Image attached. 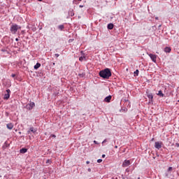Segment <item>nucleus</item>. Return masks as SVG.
I'll return each instance as SVG.
<instances>
[{
  "label": "nucleus",
  "instance_id": "obj_41",
  "mask_svg": "<svg viewBox=\"0 0 179 179\" xmlns=\"http://www.w3.org/2000/svg\"><path fill=\"white\" fill-rule=\"evenodd\" d=\"M73 13H71V16H73Z\"/></svg>",
  "mask_w": 179,
  "mask_h": 179
},
{
  "label": "nucleus",
  "instance_id": "obj_44",
  "mask_svg": "<svg viewBox=\"0 0 179 179\" xmlns=\"http://www.w3.org/2000/svg\"><path fill=\"white\" fill-rule=\"evenodd\" d=\"M78 1H82V0H78Z\"/></svg>",
  "mask_w": 179,
  "mask_h": 179
},
{
  "label": "nucleus",
  "instance_id": "obj_4",
  "mask_svg": "<svg viewBox=\"0 0 179 179\" xmlns=\"http://www.w3.org/2000/svg\"><path fill=\"white\" fill-rule=\"evenodd\" d=\"M6 92L7 94H5L3 96L4 100H8L9 97H10V90H6Z\"/></svg>",
  "mask_w": 179,
  "mask_h": 179
},
{
  "label": "nucleus",
  "instance_id": "obj_3",
  "mask_svg": "<svg viewBox=\"0 0 179 179\" xmlns=\"http://www.w3.org/2000/svg\"><path fill=\"white\" fill-rule=\"evenodd\" d=\"M131 165V161L130 160H124L122 163V167H128Z\"/></svg>",
  "mask_w": 179,
  "mask_h": 179
},
{
  "label": "nucleus",
  "instance_id": "obj_23",
  "mask_svg": "<svg viewBox=\"0 0 179 179\" xmlns=\"http://www.w3.org/2000/svg\"><path fill=\"white\" fill-rule=\"evenodd\" d=\"M101 162H103V159H99L97 160V163H101Z\"/></svg>",
  "mask_w": 179,
  "mask_h": 179
},
{
  "label": "nucleus",
  "instance_id": "obj_43",
  "mask_svg": "<svg viewBox=\"0 0 179 179\" xmlns=\"http://www.w3.org/2000/svg\"><path fill=\"white\" fill-rule=\"evenodd\" d=\"M138 179H141V178H138Z\"/></svg>",
  "mask_w": 179,
  "mask_h": 179
},
{
  "label": "nucleus",
  "instance_id": "obj_11",
  "mask_svg": "<svg viewBox=\"0 0 179 179\" xmlns=\"http://www.w3.org/2000/svg\"><path fill=\"white\" fill-rule=\"evenodd\" d=\"M147 96L150 99V101H153V94H148Z\"/></svg>",
  "mask_w": 179,
  "mask_h": 179
},
{
  "label": "nucleus",
  "instance_id": "obj_24",
  "mask_svg": "<svg viewBox=\"0 0 179 179\" xmlns=\"http://www.w3.org/2000/svg\"><path fill=\"white\" fill-rule=\"evenodd\" d=\"M55 57H57V58H58V57H59V55L58 53L55 54Z\"/></svg>",
  "mask_w": 179,
  "mask_h": 179
},
{
  "label": "nucleus",
  "instance_id": "obj_27",
  "mask_svg": "<svg viewBox=\"0 0 179 179\" xmlns=\"http://www.w3.org/2000/svg\"><path fill=\"white\" fill-rule=\"evenodd\" d=\"M86 164H90V161H87V162H86Z\"/></svg>",
  "mask_w": 179,
  "mask_h": 179
},
{
  "label": "nucleus",
  "instance_id": "obj_22",
  "mask_svg": "<svg viewBox=\"0 0 179 179\" xmlns=\"http://www.w3.org/2000/svg\"><path fill=\"white\" fill-rule=\"evenodd\" d=\"M168 171H173V167L170 166V167L168 169Z\"/></svg>",
  "mask_w": 179,
  "mask_h": 179
},
{
  "label": "nucleus",
  "instance_id": "obj_36",
  "mask_svg": "<svg viewBox=\"0 0 179 179\" xmlns=\"http://www.w3.org/2000/svg\"><path fill=\"white\" fill-rule=\"evenodd\" d=\"M80 8H83V6H82V5H80Z\"/></svg>",
  "mask_w": 179,
  "mask_h": 179
},
{
  "label": "nucleus",
  "instance_id": "obj_9",
  "mask_svg": "<svg viewBox=\"0 0 179 179\" xmlns=\"http://www.w3.org/2000/svg\"><path fill=\"white\" fill-rule=\"evenodd\" d=\"M111 95H109L105 98L104 101H106V103H110V101H111Z\"/></svg>",
  "mask_w": 179,
  "mask_h": 179
},
{
  "label": "nucleus",
  "instance_id": "obj_38",
  "mask_svg": "<svg viewBox=\"0 0 179 179\" xmlns=\"http://www.w3.org/2000/svg\"><path fill=\"white\" fill-rule=\"evenodd\" d=\"M155 19L157 20V19H159V18H158V17H156Z\"/></svg>",
  "mask_w": 179,
  "mask_h": 179
},
{
  "label": "nucleus",
  "instance_id": "obj_32",
  "mask_svg": "<svg viewBox=\"0 0 179 179\" xmlns=\"http://www.w3.org/2000/svg\"><path fill=\"white\" fill-rule=\"evenodd\" d=\"M94 143H95L96 145H97V141H94Z\"/></svg>",
  "mask_w": 179,
  "mask_h": 179
},
{
  "label": "nucleus",
  "instance_id": "obj_30",
  "mask_svg": "<svg viewBox=\"0 0 179 179\" xmlns=\"http://www.w3.org/2000/svg\"><path fill=\"white\" fill-rule=\"evenodd\" d=\"M52 138H56L57 136H55V134H52Z\"/></svg>",
  "mask_w": 179,
  "mask_h": 179
},
{
  "label": "nucleus",
  "instance_id": "obj_20",
  "mask_svg": "<svg viewBox=\"0 0 179 179\" xmlns=\"http://www.w3.org/2000/svg\"><path fill=\"white\" fill-rule=\"evenodd\" d=\"M85 58V57H79V61H80L82 62V61H83V59Z\"/></svg>",
  "mask_w": 179,
  "mask_h": 179
},
{
  "label": "nucleus",
  "instance_id": "obj_6",
  "mask_svg": "<svg viewBox=\"0 0 179 179\" xmlns=\"http://www.w3.org/2000/svg\"><path fill=\"white\" fill-rule=\"evenodd\" d=\"M162 145H163V143L157 141L155 142V148L158 150L162 149Z\"/></svg>",
  "mask_w": 179,
  "mask_h": 179
},
{
  "label": "nucleus",
  "instance_id": "obj_14",
  "mask_svg": "<svg viewBox=\"0 0 179 179\" xmlns=\"http://www.w3.org/2000/svg\"><path fill=\"white\" fill-rule=\"evenodd\" d=\"M157 95L160 96V97H164V94H163V92H162V90L159 91Z\"/></svg>",
  "mask_w": 179,
  "mask_h": 179
},
{
  "label": "nucleus",
  "instance_id": "obj_31",
  "mask_svg": "<svg viewBox=\"0 0 179 179\" xmlns=\"http://www.w3.org/2000/svg\"><path fill=\"white\" fill-rule=\"evenodd\" d=\"M126 171H127V173H129V169H126Z\"/></svg>",
  "mask_w": 179,
  "mask_h": 179
},
{
  "label": "nucleus",
  "instance_id": "obj_39",
  "mask_svg": "<svg viewBox=\"0 0 179 179\" xmlns=\"http://www.w3.org/2000/svg\"><path fill=\"white\" fill-rule=\"evenodd\" d=\"M73 13H71V16H73Z\"/></svg>",
  "mask_w": 179,
  "mask_h": 179
},
{
  "label": "nucleus",
  "instance_id": "obj_21",
  "mask_svg": "<svg viewBox=\"0 0 179 179\" xmlns=\"http://www.w3.org/2000/svg\"><path fill=\"white\" fill-rule=\"evenodd\" d=\"M139 73V70H136V71H134V75H137Z\"/></svg>",
  "mask_w": 179,
  "mask_h": 179
},
{
  "label": "nucleus",
  "instance_id": "obj_40",
  "mask_svg": "<svg viewBox=\"0 0 179 179\" xmlns=\"http://www.w3.org/2000/svg\"><path fill=\"white\" fill-rule=\"evenodd\" d=\"M73 13H71V16H73Z\"/></svg>",
  "mask_w": 179,
  "mask_h": 179
},
{
  "label": "nucleus",
  "instance_id": "obj_29",
  "mask_svg": "<svg viewBox=\"0 0 179 179\" xmlns=\"http://www.w3.org/2000/svg\"><path fill=\"white\" fill-rule=\"evenodd\" d=\"M11 76H12V78H15V76H16V75L12 74Z\"/></svg>",
  "mask_w": 179,
  "mask_h": 179
},
{
  "label": "nucleus",
  "instance_id": "obj_1",
  "mask_svg": "<svg viewBox=\"0 0 179 179\" xmlns=\"http://www.w3.org/2000/svg\"><path fill=\"white\" fill-rule=\"evenodd\" d=\"M99 76L103 79H109L111 77V70L110 69H105L99 72Z\"/></svg>",
  "mask_w": 179,
  "mask_h": 179
},
{
  "label": "nucleus",
  "instance_id": "obj_17",
  "mask_svg": "<svg viewBox=\"0 0 179 179\" xmlns=\"http://www.w3.org/2000/svg\"><path fill=\"white\" fill-rule=\"evenodd\" d=\"M58 29H59V30H64V29H65V27H64V24H61L58 26Z\"/></svg>",
  "mask_w": 179,
  "mask_h": 179
},
{
  "label": "nucleus",
  "instance_id": "obj_33",
  "mask_svg": "<svg viewBox=\"0 0 179 179\" xmlns=\"http://www.w3.org/2000/svg\"><path fill=\"white\" fill-rule=\"evenodd\" d=\"M15 41H19V38H15Z\"/></svg>",
  "mask_w": 179,
  "mask_h": 179
},
{
  "label": "nucleus",
  "instance_id": "obj_28",
  "mask_svg": "<svg viewBox=\"0 0 179 179\" xmlns=\"http://www.w3.org/2000/svg\"><path fill=\"white\" fill-rule=\"evenodd\" d=\"M87 171H89V172L90 173V171H92V169H91L90 168H89V169H87Z\"/></svg>",
  "mask_w": 179,
  "mask_h": 179
},
{
  "label": "nucleus",
  "instance_id": "obj_26",
  "mask_svg": "<svg viewBox=\"0 0 179 179\" xmlns=\"http://www.w3.org/2000/svg\"><path fill=\"white\" fill-rule=\"evenodd\" d=\"M106 142H107V139H105V140L102 142V143H106Z\"/></svg>",
  "mask_w": 179,
  "mask_h": 179
},
{
  "label": "nucleus",
  "instance_id": "obj_25",
  "mask_svg": "<svg viewBox=\"0 0 179 179\" xmlns=\"http://www.w3.org/2000/svg\"><path fill=\"white\" fill-rule=\"evenodd\" d=\"M176 146H177V148H179V143H176Z\"/></svg>",
  "mask_w": 179,
  "mask_h": 179
},
{
  "label": "nucleus",
  "instance_id": "obj_12",
  "mask_svg": "<svg viewBox=\"0 0 179 179\" xmlns=\"http://www.w3.org/2000/svg\"><path fill=\"white\" fill-rule=\"evenodd\" d=\"M164 52H171V48H170V47H166V48H164Z\"/></svg>",
  "mask_w": 179,
  "mask_h": 179
},
{
  "label": "nucleus",
  "instance_id": "obj_8",
  "mask_svg": "<svg viewBox=\"0 0 179 179\" xmlns=\"http://www.w3.org/2000/svg\"><path fill=\"white\" fill-rule=\"evenodd\" d=\"M30 132H33V134H36V132H37V129H36L34 127H30L29 130L27 131V134H30Z\"/></svg>",
  "mask_w": 179,
  "mask_h": 179
},
{
  "label": "nucleus",
  "instance_id": "obj_5",
  "mask_svg": "<svg viewBox=\"0 0 179 179\" xmlns=\"http://www.w3.org/2000/svg\"><path fill=\"white\" fill-rule=\"evenodd\" d=\"M36 106V104L34 103V102H30L29 103H28L27 105V110H33V107H34Z\"/></svg>",
  "mask_w": 179,
  "mask_h": 179
},
{
  "label": "nucleus",
  "instance_id": "obj_19",
  "mask_svg": "<svg viewBox=\"0 0 179 179\" xmlns=\"http://www.w3.org/2000/svg\"><path fill=\"white\" fill-rule=\"evenodd\" d=\"M52 162L51 159H47L46 164H51Z\"/></svg>",
  "mask_w": 179,
  "mask_h": 179
},
{
  "label": "nucleus",
  "instance_id": "obj_34",
  "mask_svg": "<svg viewBox=\"0 0 179 179\" xmlns=\"http://www.w3.org/2000/svg\"><path fill=\"white\" fill-rule=\"evenodd\" d=\"M115 149H117V148H118V146L115 145Z\"/></svg>",
  "mask_w": 179,
  "mask_h": 179
},
{
  "label": "nucleus",
  "instance_id": "obj_7",
  "mask_svg": "<svg viewBox=\"0 0 179 179\" xmlns=\"http://www.w3.org/2000/svg\"><path fill=\"white\" fill-rule=\"evenodd\" d=\"M148 55L152 59V62H156V59H157V56L156 55L149 54Z\"/></svg>",
  "mask_w": 179,
  "mask_h": 179
},
{
  "label": "nucleus",
  "instance_id": "obj_37",
  "mask_svg": "<svg viewBox=\"0 0 179 179\" xmlns=\"http://www.w3.org/2000/svg\"><path fill=\"white\" fill-rule=\"evenodd\" d=\"M151 141H152V142H153V141H155V138H152V140H151Z\"/></svg>",
  "mask_w": 179,
  "mask_h": 179
},
{
  "label": "nucleus",
  "instance_id": "obj_42",
  "mask_svg": "<svg viewBox=\"0 0 179 179\" xmlns=\"http://www.w3.org/2000/svg\"><path fill=\"white\" fill-rule=\"evenodd\" d=\"M38 1H43V0H38Z\"/></svg>",
  "mask_w": 179,
  "mask_h": 179
},
{
  "label": "nucleus",
  "instance_id": "obj_2",
  "mask_svg": "<svg viewBox=\"0 0 179 179\" xmlns=\"http://www.w3.org/2000/svg\"><path fill=\"white\" fill-rule=\"evenodd\" d=\"M19 29H22V27L16 24H14L11 26L10 30L12 34H16V33H17V30H19Z\"/></svg>",
  "mask_w": 179,
  "mask_h": 179
},
{
  "label": "nucleus",
  "instance_id": "obj_10",
  "mask_svg": "<svg viewBox=\"0 0 179 179\" xmlns=\"http://www.w3.org/2000/svg\"><path fill=\"white\" fill-rule=\"evenodd\" d=\"M108 30H113V29H114V24L113 23L108 24Z\"/></svg>",
  "mask_w": 179,
  "mask_h": 179
},
{
  "label": "nucleus",
  "instance_id": "obj_13",
  "mask_svg": "<svg viewBox=\"0 0 179 179\" xmlns=\"http://www.w3.org/2000/svg\"><path fill=\"white\" fill-rule=\"evenodd\" d=\"M7 128H8V129H13V124L12 123L7 124Z\"/></svg>",
  "mask_w": 179,
  "mask_h": 179
},
{
  "label": "nucleus",
  "instance_id": "obj_18",
  "mask_svg": "<svg viewBox=\"0 0 179 179\" xmlns=\"http://www.w3.org/2000/svg\"><path fill=\"white\" fill-rule=\"evenodd\" d=\"M78 76H79L80 78H85V76H86V73H79V74H78Z\"/></svg>",
  "mask_w": 179,
  "mask_h": 179
},
{
  "label": "nucleus",
  "instance_id": "obj_16",
  "mask_svg": "<svg viewBox=\"0 0 179 179\" xmlns=\"http://www.w3.org/2000/svg\"><path fill=\"white\" fill-rule=\"evenodd\" d=\"M41 66V64L37 63V64L34 66V69H38V68H40Z\"/></svg>",
  "mask_w": 179,
  "mask_h": 179
},
{
  "label": "nucleus",
  "instance_id": "obj_35",
  "mask_svg": "<svg viewBox=\"0 0 179 179\" xmlns=\"http://www.w3.org/2000/svg\"><path fill=\"white\" fill-rule=\"evenodd\" d=\"M102 157H106V155H102Z\"/></svg>",
  "mask_w": 179,
  "mask_h": 179
},
{
  "label": "nucleus",
  "instance_id": "obj_15",
  "mask_svg": "<svg viewBox=\"0 0 179 179\" xmlns=\"http://www.w3.org/2000/svg\"><path fill=\"white\" fill-rule=\"evenodd\" d=\"M27 152V148H22L20 150V153H26Z\"/></svg>",
  "mask_w": 179,
  "mask_h": 179
}]
</instances>
